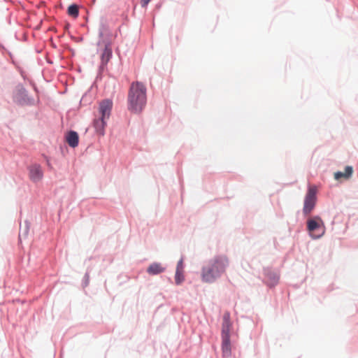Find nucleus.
I'll list each match as a JSON object with an SVG mask.
<instances>
[{"mask_svg": "<svg viewBox=\"0 0 358 358\" xmlns=\"http://www.w3.org/2000/svg\"><path fill=\"white\" fill-rule=\"evenodd\" d=\"M229 266V259L224 255H216L208 260L202 267V280L207 283H213L225 272Z\"/></svg>", "mask_w": 358, "mask_h": 358, "instance_id": "obj_1", "label": "nucleus"}, {"mask_svg": "<svg viewBox=\"0 0 358 358\" xmlns=\"http://www.w3.org/2000/svg\"><path fill=\"white\" fill-rule=\"evenodd\" d=\"M146 87L141 82L136 81L131 85L128 93V110L135 114H139L144 109L146 102Z\"/></svg>", "mask_w": 358, "mask_h": 358, "instance_id": "obj_2", "label": "nucleus"}, {"mask_svg": "<svg viewBox=\"0 0 358 358\" xmlns=\"http://www.w3.org/2000/svg\"><path fill=\"white\" fill-rule=\"evenodd\" d=\"M13 101L20 106L34 104V99L29 95L28 91L21 83L17 84L13 90Z\"/></svg>", "mask_w": 358, "mask_h": 358, "instance_id": "obj_3", "label": "nucleus"}, {"mask_svg": "<svg viewBox=\"0 0 358 358\" xmlns=\"http://www.w3.org/2000/svg\"><path fill=\"white\" fill-rule=\"evenodd\" d=\"M307 229L313 239L320 238L325 231L324 222L319 216H315L307 220Z\"/></svg>", "mask_w": 358, "mask_h": 358, "instance_id": "obj_4", "label": "nucleus"}, {"mask_svg": "<svg viewBox=\"0 0 358 358\" xmlns=\"http://www.w3.org/2000/svg\"><path fill=\"white\" fill-rule=\"evenodd\" d=\"M262 273L264 276L263 282L268 287H275L278 284L280 280V273L278 270L266 266L263 268Z\"/></svg>", "mask_w": 358, "mask_h": 358, "instance_id": "obj_5", "label": "nucleus"}, {"mask_svg": "<svg viewBox=\"0 0 358 358\" xmlns=\"http://www.w3.org/2000/svg\"><path fill=\"white\" fill-rule=\"evenodd\" d=\"M316 187L310 186L305 196L303 213L304 215L310 214L314 209L317 201Z\"/></svg>", "mask_w": 358, "mask_h": 358, "instance_id": "obj_6", "label": "nucleus"}, {"mask_svg": "<svg viewBox=\"0 0 358 358\" xmlns=\"http://www.w3.org/2000/svg\"><path fill=\"white\" fill-rule=\"evenodd\" d=\"M28 176L34 183L40 182L43 178V171L41 164L33 163L27 166Z\"/></svg>", "mask_w": 358, "mask_h": 358, "instance_id": "obj_7", "label": "nucleus"}, {"mask_svg": "<svg viewBox=\"0 0 358 358\" xmlns=\"http://www.w3.org/2000/svg\"><path fill=\"white\" fill-rule=\"evenodd\" d=\"M113 107V101L109 99H103L99 103L100 117L108 119Z\"/></svg>", "mask_w": 358, "mask_h": 358, "instance_id": "obj_8", "label": "nucleus"}, {"mask_svg": "<svg viewBox=\"0 0 358 358\" xmlns=\"http://www.w3.org/2000/svg\"><path fill=\"white\" fill-rule=\"evenodd\" d=\"M231 325L230 313L229 312H225L222 317V339L230 338Z\"/></svg>", "mask_w": 358, "mask_h": 358, "instance_id": "obj_9", "label": "nucleus"}, {"mask_svg": "<svg viewBox=\"0 0 358 358\" xmlns=\"http://www.w3.org/2000/svg\"><path fill=\"white\" fill-rule=\"evenodd\" d=\"M65 138L66 143L71 148H74L78 145L79 136L76 131L73 130L69 131L66 134Z\"/></svg>", "mask_w": 358, "mask_h": 358, "instance_id": "obj_10", "label": "nucleus"}, {"mask_svg": "<svg viewBox=\"0 0 358 358\" xmlns=\"http://www.w3.org/2000/svg\"><path fill=\"white\" fill-rule=\"evenodd\" d=\"M105 35H112V33L109 29L106 19L102 17L99 20L98 36L99 38H101Z\"/></svg>", "mask_w": 358, "mask_h": 358, "instance_id": "obj_11", "label": "nucleus"}, {"mask_svg": "<svg viewBox=\"0 0 358 358\" xmlns=\"http://www.w3.org/2000/svg\"><path fill=\"white\" fill-rule=\"evenodd\" d=\"M166 268L163 267L161 263L153 262L148 267L147 273L152 275H157L164 272Z\"/></svg>", "mask_w": 358, "mask_h": 358, "instance_id": "obj_12", "label": "nucleus"}, {"mask_svg": "<svg viewBox=\"0 0 358 358\" xmlns=\"http://www.w3.org/2000/svg\"><path fill=\"white\" fill-rule=\"evenodd\" d=\"M106 120L103 117H99L94 121V127L96 132L100 135L103 136L105 133V127L106 126Z\"/></svg>", "mask_w": 358, "mask_h": 358, "instance_id": "obj_13", "label": "nucleus"}, {"mask_svg": "<svg viewBox=\"0 0 358 358\" xmlns=\"http://www.w3.org/2000/svg\"><path fill=\"white\" fill-rule=\"evenodd\" d=\"M112 35H105L101 38H99V40L96 43V45L98 47L103 46V48H109L112 49L113 41L111 38Z\"/></svg>", "mask_w": 358, "mask_h": 358, "instance_id": "obj_14", "label": "nucleus"}, {"mask_svg": "<svg viewBox=\"0 0 358 358\" xmlns=\"http://www.w3.org/2000/svg\"><path fill=\"white\" fill-rule=\"evenodd\" d=\"M113 57V50L109 48H103L100 55V59L103 65L108 64Z\"/></svg>", "mask_w": 358, "mask_h": 358, "instance_id": "obj_15", "label": "nucleus"}, {"mask_svg": "<svg viewBox=\"0 0 358 358\" xmlns=\"http://www.w3.org/2000/svg\"><path fill=\"white\" fill-rule=\"evenodd\" d=\"M222 350L224 357H229L231 353L230 338L222 339Z\"/></svg>", "mask_w": 358, "mask_h": 358, "instance_id": "obj_16", "label": "nucleus"}, {"mask_svg": "<svg viewBox=\"0 0 358 358\" xmlns=\"http://www.w3.org/2000/svg\"><path fill=\"white\" fill-rule=\"evenodd\" d=\"M67 13L73 17H77L79 15L78 6L76 3H73L68 7Z\"/></svg>", "mask_w": 358, "mask_h": 358, "instance_id": "obj_17", "label": "nucleus"}, {"mask_svg": "<svg viewBox=\"0 0 358 358\" xmlns=\"http://www.w3.org/2000/svg\"><path fill=\"white\" fill-rule=\"evenodd\" d=\"M29 230V223L28 221L26 220L24 222V226L23 227L22 226H20V234H19L20 240H21V238L22 237L26 238L27 236Z\"/></svg>", "mask_w": 358, "mask_h": 358, "instance_id": "obj_18", "label": "nucleus"}, {"mask_svg": "<svg viewBox=\"0 0 358 358\" xmlns=\"http://www.w3.org/2000/svg\"><path fill=\"white\" fill-rule=\"evenodd\" d=\"M185 280L183 271H176L175 282L177 285H180Z\"/></svg>", "mask_w": 358, "mask_h": 358, "instance_id": "obj_19", "label": "nucleus"}, {"mask_svg": "<svg viewBox=\"0 0 358 358\" xmlns=\"http://www.w3.org/2000/svg\"><path fill=\"white\" fill-rule=\"evenodd\" d=\"M353 173V169L351 166H346L345 168V178H349Z\"/></svg>", "mask_w": 358, "mask_h": 358, "instance_id": "obj_20", "label": "nucleus"}, {"mask_svg": "<svg viewBox=\"0 0 358 358\" xmlns=\"http://www.w3.org/2000/svg\"><path fill=\"white\" fill-rule=\"evenodd\" d=\"M89 280H90V275H89V271L88 270L86 271L85 275H84V278H83V286L84 287H87L89 284Z\"/></svg>", "mask_w": 358, "mask_h": 358, "instance_id": "obj_21", "label": "nucleus"}, {"mask_svg": "<svg viewBox=\"0 0 358 358\" xmlns=\"http://www.w3.org/2000/svg\"><path fill=\"white\" fill-rule=\"evenodd\" d=\"M183 268H184V266H183V259H180L178 263H177V266H176V271H183Z\"/></svg>", "mask_w": 358, "mask_h": 358, "instance_id": "obj_22", "label": "nucleus"}, {"mask_svg": "<svg viewBox=\"0 0 358 358\" xmlns=\"http://www.w3.org/2000/svg\"><path fill=\"white\" fill-rule=\"evenodd\" d=\"M342 178H345L344 172L337 171L334 173V178L337 180H340Z\"/></svg>", "mask_w": 358, "mask_h": 358, "instance_id": "obj_23", "label": "nucleus"}, {"mask_svg": "<svg viewBox=\"0 0 358 358\" xmlns=\"http://www.w3.org/2000/svg\"><path fill=\"white\" fill-rule=\"evenodd\" d=\"M108 64L103 65L102 62H100L99 66V74H101L107 67Z\"/></svg>", "mask_w": 358, "mask_h": 358, "instance_id": "obj_24", "label": "nucleus"}, {"mask_svg": "<svg viewBox=\"0 0 358 358\" xmlns=\"http://www.w3.org/2000/svg\"><path fill=\"white\" fill-rule=\"evenodd\" d=\"M43 157H44V159H45V162H46V164H47V166H48L50 169H52V165H51V164H50V159H49V157H47V156H46V155H43Z\"/></svg>", "mask_w": 358, "mask_h": 358, "instance_id": "obj_25", "label": "nucleus"}, {"mask_svg": "<svg viewBox=\"0 0 358 358\" xmlns=\"http://www.w3.org/2000/svg\"><path fill=\"white\" fill-rule=\"evenodd\" d=\"M151 0H141L142 7H145Z\"/></svg>", "mask_w": 358, "mask_h": 358, "instance_id": "obj_26", "label": "nucleus"}, {"mask_svg": "<svg viewBox=\"0 0 358 358\" xmlns=\"http://www.w3.org/2000/svg\"><path fill=\"white\" fill-rule=\"evenodd\" d=\"M83 40V38H78V41H80Z\"/></svg>", "mask_w": 358, "mask_h": 358, "instance_id": "obj_27", "label": "nucleus"}]
</instances>
